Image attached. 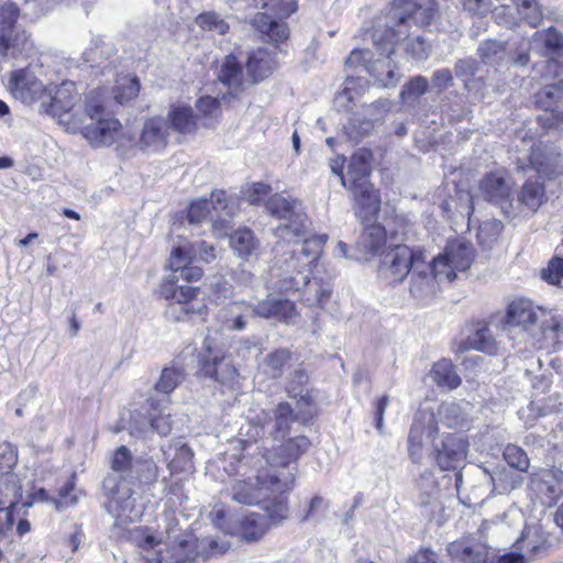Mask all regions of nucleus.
Returning a JSON list of instances; mask_svg holds the SVG:
<instances>
[{"label": "nucleus", "instance_id": "nucleus-60", "mask_svg": "<svg viewBox=\"0 0 563 563\" xmlns=\"http://www.w3.org/2000/svg\"><path fill=\"white\" fill-rule=\"evenodd\" d=\"M470 345L477 351L488 354H492L496 349L495 339L490 330L486 327L476 330L470 338Z\"/></svg>", "mask_w": 563, "mask_h": 563}, {"label": "nucleus", "instance_id": "nucleus-22", "mask_svg": "<svg viewBox=\"0 0 563 563\" xmlns=\"http://www.w3.org/2000/svg\"><path fill=\"white\" fill-rule=\"evenodd\" d=\"M423 252L415 251L405 244H398L389 249L383 256L379 265L380 277L389 283L402 282L413 266L416 258Z\"/></svg>", "mask_w": 563, "mask_h": 563}, {"label": "nucleus", "instance_id": "nucleus-7", "mask_svg": "<svg viewBox=\"0 0 563 563\" xmlns=\"http://www.w3.org/2000/svg\"><path fill=\"white\" fill-rule=\"evenodd\" d=\"M195 260L186 254L185 249L175 247L169 257V268L173 272L170 280L162 287V295L172 300V309H179L186 316H201L207 311V302L200 297L199 287L173 285L179 279L195 282L201 278L202 269L192 264Z\"/></svg>", "mask_w": 563, "mask_h": 563}, {"label": "nucleus", "instance_id": "nucleus-21", "mask_svg": "<svg viewBox=\"0 0 563 563\" xmlns=\"http://www.w3.org/2000/svg\"><path fill=\"white\" fill-rule=\"evenodd\" d=\"M203 355L201 357V372L225 386H233L239 378V373L230 357L225 356L211 338L203 341Z\"/></svg>", "mask_w": 563, "mask_h": 563}, {"label": "nucleus", "instance_id": "nucleus-61", "mask_svg": "<svg viewBox=\"0 0 563 563\" xmlns=\"http://www.w3.org/2000/svg\"><path fill=\"white\" fill-rule=\"evenodd\" d=\"M543 113L538 117L539 124L547 130L560 129L563 126V109L542 108Z\"/></svg>", "mask_w": 563, "mask_h": 563}, {"label": "nucleus", "instance_id": "nucleus-49", "mask_svg": "<svg viewBox=\"0 0 563 563\" xmlns=\"http://www.w3.org/2000/svg\"><path fill=\"white\" fill-rule=\"evenodd\" d=\"M531 529H525L521 537L517 540L516 547L519 552H509L498 558L497 563H528L529 560L526 558L527 553H533L539 549V545L529 541Z\"/></svg>", "mask_w": 563, "mask_h": 563}, {"label": "nucleus", "instance_id": "nucleus-53", "mask_svg": "<svg viewBox=\"0 0 563 563\" xmlns=\"http://www.w3.org/2000/svg\"><path fill=\"white\" fill-rule=\"evenodd\" d=\"M185 375L181 369L166 367L162 371L161 377L155 385L157 393L163 394L162 398L168 401V395L184 380Z\"/></svg>", "mask_w": 563, "mask_h": 563}, {"label": "nucleus", "instance_id": "nucleus-8", "mask_svg": "<svg viewBox=\"0 0 563 563\" xmlns=\"http://www.w3.org/2000/svg\"><path fill=\"white\" fill-rule=\"evenodd\" d=\"M85 115L91 123L79 122L82 136L93 147L110 146L123 136V126L113 115H104V106L99 91H91L85 102Z\"/></svg>", "mask_w": 563, "mask_h": 563}, {"label": "nucleus", "instance_id": "nucleus-59", "mask_svg": "<svg viewBox=\"0 0 563 563\" xmlns=\"http://www.w3.org/2000/svg\"><path fill=\"white\" fill-rule=\"evenodd\" d=\"M504 459L507 464L519 472H527L529 457L527 453L515 444H508L504 450Z\"/></svg>", "mask_w": 563, "mask_h": 563}, {"label": "nucleus", "instance_id": "nucleus-38", "mask_svg": "<svg viewBox=\"0 0 563 563\" xmlns=\"http://www.w3.org/2000/svg\"><path fill=\"white\" fill-rule=\"evenodd\" d=\"M21 489L20 478L15 473L0 472V508L12 511L15 518V505L21 497Z\"/></svg>", "mask_w": 563, "mask_h": 563}, {"label": "nucleus", "instance_id": "nucleus-57", "mask_svg": "<svg viewBox=\"0 0 563 563\" xmlns=\"http://www.w3.org/2000/svg\"><path fill=\"white\" fill-rule=\"evenodd\" d=\"M418 30H412L409 37L402 38L398 42H406V53L416 60H424L429 56L430 45L426 42L421 34H416Z\"/></svg>", "mask_w": 563, "mask_h": 563}, {"label": "nucleus", "instance_id": "nucleus-15", "mask_svg": "<svg viewBox=\"0 0 563 563\" xmlns=\"http://www.w3.org/2000/svg\"><path fill=\"white\" fill-rule=\"evenodd\" d=\"M520 44H523L528 52L532 51L545 58L543 62L534 64L533 71L536 74H540L541 77H551L559 74V65L554 56L563 49V34L555 27L551 26L537 31L529 43L521 42Z\"/></svg>", "mask_w": 563, "mask_h": 563}, {"label": "nucleus", "instance_id": "nucleus-23", "mask_svg": "<svg viewBox=\"0 0 563 563\" xmlns=\"http://www.w3.org/2000/svg\"><path fill=\"white\" fill-rule=\"evenodd\" d=\"M408 276L409 292L418 300L431 298L437 292L438 284L445 280L444 277L435 276L433 261L428 262L424 253L416 258Z\"/></svg>", "mask_w": 563, "mask_h": 563}, {"label": "nucleus", "instance_id": "nucleus-50", "mask_svg": "<svg viewBox=\"0 0 563 563\" xmlns=\"http://www.w3.org/2000/svg\"><path fill=\"white\" fill-rule=\"evenodd\" d=\"M134 460L135 459L132 457L131 451L125 445H121L113 453L111 461L112 472L109 475H117L121 482L128 483Z\"/></svg>", "mask_w": 563, "mask_h": 563}, {"label": "nucleus", "instance_id": "nucleus-12", "mask_svg": "<svg viewBox=\"0 0 563 563\" xmlns=\"http://www.w3.org/2000/svg\"><path fill=\"white\" fill-rule=\"evenodd\" d=\"M48 98L43 100L40 111L56 118L60 124L66 126L67 131H77L81 117L78 107L80 96L76 84L64 80L54 89L48 88Z\"/></svg>", "mask_w": 563, "mask_h": 563}, {"label": "nucleus", "instance_id": "nucleus-4", "mask_svg": "<svg viewBox=\"0 0 563 563\" xmlns=\"http://www.w3.org/2000/svg\"><path fill=\"white\" fill-rule=\"evenodd\" d=\"M308 375L303 369H296L286 387L289 397L297 399L296 413L287 402H280L273 411L251 407L247 415V430L245 435L250 441H257L258 438H273L284 440L295 420L308 422L314 415V407L310 390L307 387Z\"/></svg>", "mask_w": 563, "mask_h": 563}, {"label": "nucleus", "instance_id": "nucleus-20", "mask_svg": "<svg viewBox=\"0 0 563 563\" xmlns=\"http://www.w3.org/2000/svg\"><path fill=\"white\" fill-rule=\"evenodd\" d=\"M522 143L530 146V154L527 157L517 158L518 170L533 169L537 174L547 178H554L561 174V156L559 153L540 141H533L532 137H522Z\"/></svg>", "mask_w": 563, "mask_h": 563}, {"label": "nucleus", "instance_id": "nucleus-58", "mask_svg": "<svg viewBox=\"0 0 563 563\" xmlns=\"http://www.w3.org/2000/svg\"><path fill=\"white\" fill-rule=\"evenodd\" d=\"M185 252L190 258L203 263H211L218 257V250L213 244L206 241H196L189 244L188 247L184 246Z\"/></svg>", "mask_w": 563, "mask_h": 563}, {"label": "nucleus", "instance_id": "nucleus-51", "mask_svg": "<svg viewBox=\"0 0 563 563\" xmlns=\"http://www.w3.org/2000/svg\"><path fill=\"white\" fill-rule=\"evenodd\" d=\"M140 81L136 77L123 76L117 80L113 88V98L120 104H125L137 97Z\"/></svg>", "mask_w": 563, "mask_h": 563}, {"label": "nucleus", "instance_id": "nucleus-47", "mask_svg": "<svg viewBox=\"0 0 563 563\" xmlns=\"http://www.w3.org/2000/svg\"><path fill=\"white\" fill-rule=\"evenodd\" d=\"M208 202H210L212 214L218 220V230L228 228L233 216V207L229 205L227 194L223 190L212 191Z\"/></svg>", "mask_w": 563, "mask_h": 563}, {"label": "nucleus", "instance_id": "nucleus-5", "mask_svg": "<svg viewBox=\"0 0 563 563\" xmlns=\"http://www.w3.org/2000/svg\"><path fill=\"white\" fill-rule=\"evenodd\" d=\"M440 16L437 0H393L384 23L374 29V40L377 45L387 40L389 52L393 43L411 35L412 30L431 26Z\"/></svg>", "mask_w": 563, "mask_h": 563}, {"label": "nucleus", "instance_id": "nucleus-40", "mask_svg": "<svg viewBox=\"0 0 563 563\" xmlns=\"http://www.w3.org/2000/svg\"><path fill=\"white\" fill-rule=\"evenodd\" d=\"M167 119L169 129L173 128L181 134H190L197 128V117L192 108L184 103L172 104L168 110Z\"/></svg>", "mask_w": 563, "mask_h": 563}, {"label": "nucleus", "instance_id": "nucleus-36", "mask_svg": "<svg viewBox=\"0 0 563 563\" xmlns=\"http://www.w3.org/2000/svg\"><path fill=\"white\" fill-rule=\"evenodd\" d=\"M371 152L365 148L358 150L351 156L345 174V188L369 183L367 178L371 174Z\"/></svg>", "mask_w": 563, "mask_h": 563}, {"label": "nucleus", "instance_id": "nucleus-30", "mask_svg": "<svg viewBox=\"0 0 563 563\" xmlns=\"http://www.w3.org/2000/svg\"><path fill=\"white\" fill-rule=\"evenodd\" d=\"M478 471L484 475L486 484L490 486L488 497L508 495L520 488L523 484V476L521 474L505 466H496L492 471L478 467Z\"/></svg>", "mask_w": 563, "mask_h": 563}, {"label": "nucleus", "instance_id": "nucleus-48", "mask_svg": "<svg viewBox=\"0 0 563 563\" xmlns=\"http://www.w3.org/2000/svg\"><path fill=\"white\" fill-rule=\"evenodd\" d=\"M158 477V466L153 459L137 457L134 460L133 468L128 483L133 481L141 484L154 483Z\"/></svg>", "mask_w": 563, "mask_h": 563}, {"label": "nucleus", "instance_id": "nucleus-26", "mask_svg": "<svg viewBox=\"0 0 563 563\" xmlns=\"http://www.w3.org/2000/svg\"><path fill=\"white\" fill-rule=\"evenodd\" d=\"M419 506L421 514L438 525L442 522L444 506L441 500L440 489L431 474H423L418 482Z\"/></svg>", "mask_w": 563, "mask_h": 563}, {"label": "nucleus", "instance_id": "nucleus-14", "mask_svg": "<svg viewBox=\"0 0 563 563\" xmlns=\"http://www.w3.org/2000/svg\"><path fill=\"white\" fill-rule=\"evenodd\" d=\"M20 57L19 60L27 62L25 67L16 68L10 74L8 88L12 96L25 104L38 103L41 109L43 100L48 98V88L36 77L34 73V59ZM18 62V59H15Z\"/></svg>", "mask_w": 563, "mask_h": 563}, {"label": "nucleus", "instance_id": "nucleus-24", "mask_svg": "<svg viewBox=\"0 0 563 563\" xmlns=\"http://www.w3.org/2000/svg\"><path fill=\"white\" fill-rule=\"evenodd\" d=\"M252 303L253 316L284 322L295 323L298 317L296 305L283 294H268L266 298Z\"/></svg>", "mask_w": 563, "mask_h": 563}, {"label": "nucleus", "instance_id": "nucleus-29", "mask_svg": "<svg viewBox=\"0 0 563 563\" xmlns=\"http://www.w3.org/2000/svg\"><path fill=\"white\" fill-rule=\"evenodd\" d=\"M355 200V216L362 222L376 219L380 209V197L371 183H363L347 188Z\"/></svg>", "mask_w": 563, "mask_h": 563}, {"label": "nucleus", "instance_id": "nucleus-55", "mask_svg": "<svg viewBox=\"0 0 563 563\" xmlns=\"http://www.w3.org/2000/svg\"><path fill=\"white\" fill-rule=\"evenodd\" d=\"M195 22L201 30L214 34L224 35L229 31V24L214 11L200 13Z\"/></svg>", "mask_w": 563, "mask_h": 563}, {"label": "nucleus", "instance_id": "nucleus-54", "mask_svg": "<svg viewBox=\"0 0 563 563\" xmlns=\"http://www.w3.org/2000/svg\"><path fill=\"white\" fill-rule=\"evenodd\" d=\"M187 218L191 224H198L208 220L212 228L218 230V220H216L210 210V202H208V199L194 201L188 209Z\"/></svg>", "mask_w": 563, "mask_h": 563}, {"label": "nucleus", "instance_id": "nucleus-35", "mask_svg": "<svg viewBox=\"0 0 563 563\" xmlns=\"http://www.w3.org/2000/svg\"><path fill=\"white\" fill-rule=\"evenodd\" d=\"M473 405L468 401L443 402L438 411L440 421L448 428L463 429L468 427Z\"/></svg>", "mask_w": 563, "mask_h": 563}, {"label": "nucleus", "instance_id": "nucleus-19", "mask_svg": "<svg viewBox=\"0 0 563 563\" xmlns=\"http://www.w3.org/2000/svg\"><path fill=\"white\" fill-rule=\"evenodd\" d=\"M479 191L488 202L498 206L506 218L515 219L518 211L511 198L512 184L505 169L486 174L479 181Z\"/></svg>", "mask_w": 563, "mask_h": 563}, {"label": "nucleus", "instance_id": "nucleus-63", "mask_svg": "<svg viewBox=\"0 0 563 563\" xmlns=\"http://www.w3.org/2000/svg\"><path fill=\"white\" fill-rule=\"evenodd\" d=\"M356 95L357 93L355 91V81L353 78L349 77L344 81L342 90L336 93L334 98V103L341 110H349L350 103L354 100Z\"/></svg>", "mask_w": 563, "mask_h": 563}, {"label": "nucleus", "instance_id": "nucleus-41", "mask_svg": "<svg viewBox=\"0 0 563 563\" xmlns=\"http://www.w3.org/2000/svg\"><path fill=\"white\" fill-rule=\"evenodd\" d=\"M276 66V62L271 52L266 48L254 51L247 58L246 69L253 77L254 81H258L272 74Z\"/></svg>", "mask_w": 563, "mask_h": 563}, {"label": "nucleus", "instance_id": "nucleus-3", "mask_svg": "<svg viewBox=\"0 0 563 563\" xmlns=\"http://www.w3.org/2000/svg\"><path fill=\"white\" fill-rule=\"evenodd\" d=\"M134 541L146 563H186L197 559H208L222 554L228 544L212 537L196 538L191 533H180L176 523H169L157 534L148 529L137 530Z\"/></svg>", "mask_w": 563, "mask_h": 563}, {"label": "nucleus", "instance_id": "nucleus-37", "mask_svg": "<svg viewBox=\"0 0 563 563\" xmlns=\"http://www.w3.org/2000/svg\"><path fill=\"white\" fill-rule=\"evenodd\" d=\"M448 552L461 563H487V549L482 543L455 541L450 543Z\"/></svg>", "mask_w": 563, "mask_h": 563}, {"label": "nucleus", "instance_id": "nucleus-13", "mask_svg": "<svg viewBox=\"0 0 563 563\" xmlns=\"http://www.w3.org/2000/svg\"><path fill=\"white\" fill-rule=\"evenodd\" d=\"M168 404L166 398H148L142 411L132 417L129 426L130 434L144 439L153 432L162 437L168 435L173 428L172 416L166 412Z\"/></svg>", "mask_w": 563, "mask_h": 563}, {"label": "nucleus", "instance_id": "nucleus-32", "mask_svg": "<svg viewBox=\"0 0 563 563\" xmlns=\"http://www.w3.org/2000/svg\"><path fill=\"white\" fill-rule=\"evenodd\" d=\"M386 244V231L385 228L378 223H371L365 225L358 241L357 252L358 256L355 257L357 261H368L372 257L378 255L380 250Z\"/></svg>", "mask_w": 563, "mask_h": 563}, {"label": "nucleus", "instance_id": "nucleus-17", "mask_svg": "<svg viewBox=\"0 0 563 563\" xmlns=\"http://www.w3.org/2000/svg\"><path fill=\"white\" fill-rule=\"evenodd\" d=\"M434 460L442 471H457L455 473V488L460 494L463 483L462 467L467 455V441L460 434H446L433 443Z\"/></svg>", "mask_w": 563, "mask_h": 563}, {"label": "nucleus", "instance_id": "nucleus-11", "mask_svg": "<svg viewBox=\"0 0 563 563\" xmlns=\"http://www.w3.org/2000/svg\"><path fill=\"white\" fill-rule=\"evenodd\" d=\"M103 492L108 498L107 511L114 518L115 525L140 520L144 508L139 500L140 495L130 483L121 482L117 475H108L103 479Z\"/></svg>", "mask_w": 563, "mask_h": 563}, {"label": "nucleus", "instance_id": "nucleus-34", "mask_svg": "<svg viewBox=\"0 0 563 563\" xmlns=\"http://www.w3.org/2000/svg\"><path fill=\"white\" fill-rule=\"evenodd\" d=\"M250 316H253L251 302L233 301L219 310L218 320L227 330L241 331L245 329Z\"/></svg>", "mask_w": 563, "mask_h": 563}, {"label": "nucleus", "instance_id": "nucleus-64", "mask_svg": "<svg viewBox=\"0 0 563 563\" xmlns=\"http://www.w3.org/2000/svg\"><path fill=\"white\" fill-rule=\"evenodd\" d=\"M542 278L552 285L561 286L563 282V258L550 261L548 268L542 271Z\"/></svg>", "mask_w": 563, "mask_h": 563}, {"label": "nucleus", "instance_id": "nucleus-16", "mask_svg": "<svg viewBox=\"0 0 563 563\" xmlns=\"http://www.w3.org/2000/svg\"><path fill=\"white\" fill-rule=\"evenodd\" d=\"M473 258L474 249L471 243L461 240L451 241L443 253L432 260L434 274L444 277L446 282H452L457 272L470 268Z\"/></svg>", "mask_w": 563, "mask_h": 563}, {"label": "nucleus", "instance_id": "nucleus-45", "mask_svg": "<svg viewBox=\"0 0 563 563\" xmlns=\"http://www.w3.org/2000/svg\"><path fill=\"white\" fill-rule=\"evenodd\" d=\"M267 514L262 516L260 514L252 512L243 518L240 526V532L243 539L247 541H256L264 536L271 526H274Z\"/></svg>", "mask_w": 563, "mask_h": 563}, {"label": "nucleus", "instance_id": "nucleus-42", "mask_svg": "<svg viewBox=\"0 0 563 563\" xmlns=\"http://www.w3.org/2000/svg\"><path fill=\"white\" fill-rule=\"evenodd\" d=\"M430 378L440 387L455 389L461 385V377L456 373L455 366L448 358L435 362L430 371Z\"/></svg>", "mask_w": 563, "mask_h": 563}, {"label": "nucleus", "instance_id": "nucleus-44", "mask_svg": "<svg viewBox=\"0 0 563 563\" xmlns=\"http://www.w3.org/2000/svg\"><path fill=\"white\" fill-rule=\"evenodd\" d=\"M230 245L233 252L241 258L247 260L257 254L258 241L254 233L246 228L236 230L230 236Z\"/></svg>", "mask_w": 563, "mask_h": 563}, {"label": "nucleus", "instance_id": "nucleus-31", "mask_svg": "<svg viewBox=\"0 0 563 563\" xmlns=\"http://www.w3.org/2000/svg\"><path fill=\"white\" fill-rule=\"evenodd\" d=\"M547 200L548 197L543 183L529 178L523 183L518 192L515 209H517L518 216H532Z\"/></svg>", "mask_w": 563, "mask_h": 563}, {"label": "nucleus", "instance_id": "nucleus-10", "mask_svg": "<svg viewBox=\"0 0 563 563\" xmlns=\"http://www.w3.org/2000/svg\"><path fill=\"white\" fill-rule=\"evenodd\" d=\"M266 208L272 216L283 220L276 227L275 234L285 242L303 238L309 229V221L301 201L285 194H275L266 201Z\"/></svg>", "mask_w": 563, "mask_h": 563}, {"label": "nucleus", "instance_id": "nucleus-6", "mask_svg": "<svg viewBox=\"0 0 563 563\" xmlns=\"http://www.w3.org/2000/svg\"><path fill=\"white\" fill-rule=\"evenodd\" d=\"M506 324L520 328L531 340V345L547 346L554 342L563 327V316L556 309L544 308L520 298L510 302L506 311Z\"/></svg>", "mask_w": 563, "mask_h": 563}, {"label": "nucleus", "instance_id": "nucleus-1", "mask_svg": "<svg viewBox=\"0 0 563 563\" xmlns=\"http://www.w3.org/2000/svg\"><path fill=\"white\" fill-rule=\"evenodd\" d=\"M264 441L263 459L255 475L245 478H234L228 495L232 500L243 505L264 504V510L272 523H280L288 516L287 495L296 481V466L292 464L310 445L306 437L274 440L267 437Z\"/></svg>", "mask_w": 563, "mask_h": 563}, {"label": "nucleus", "instance_id": "nucleus-2", "mask_svg": "<svg viewBox=\"0 0 563 563\" xmlns=\"http://www.w3.org/2000/svg\"><path fill=\"white\" fill-rule=\"evenodd\" d=\"M327 239L325 234L313 235L301 243L294 242L291 249L287 250H284V244H277L273 274L278 278L276 286L280 291L303 289L302 300L309 306L321 307L329 300L331 290L321 285L316 277L310 280Z\"/></svg>", "mask_w": 563, "mask_h": 563}, {"label": "nucleus", "instance_id": "nucleus-56", "mask_svg": "<svg viewBox=\"0 0 563 563\" xmlns=\"http://www.w3.org/2000/svg\"><path fill=\"white\" fill-rule=\"evenodd\" d=\"M563 98V80L547 85L536 95V104L539 108H560L559 102Z\"/></svg>", "mask_w": 563, "mask_h": 563}, {"label": "nucleus", "instance_id": "nucleus-39", "mask_svg": "<svg viewBox=\"0 0 563 563\" xmlns=\"http://www.w3.org/2000/svg\"><path fill=\"white\" fill-rule=\"evenodd\" d=\"M435 431L437 428L432 416L428 418L427 426L418 419L415 420L408 437L409 455L413 463H420L421 461L423 438H430Z\"/></svg>", "mask_w": 563, "mask_h": 563}, {"label": "nucleus", "instance_id": "nucleus-18", "mask_svg": "<svg viewBox=\"0 0 563 563\" xmlns=\"http://www.w3.org/2000/svg\"><path fill=\"white\" fill-rule=\"evenodd\" d=\"M477 54L483 64L496 68L509 65L526 66L529 63L528 48L523 44H508L498 40H487L478 45Z\"/></svg>", "mask_w": 563, "mask_h": 563}, {"label": "nucleus", "instance_id": "nucleus-33", "mask_svg": "<svg viewBox=\"0 0 563 563\" xmlns=\"http://www.w3.org/2000/svg\"><path fill=\"white\" fill-rule=\"evenodd\" d=\"M167 467L172 474L192 473L194 453L191 449L180 439L173 440L166 448L162 449Z\"/></svg>", "mask_w": 563, "mask_h": 563}, {"label": "nucleus", "instance_id": "nucleus-9", "mask_svg": "<svg viewBox=\"0 0 563 563\" xmlns=\"http://www.w3.org/2000/svg\"><path fill=\"white\" fill-rule=\"evenodd\" d=\"M20 9L8 1L0 7V55L5 59H25L36 54L30 35L20 27Z\"/></svg>", "mask_w": 563, "mask_h": 563}, {"label": "nucleus", "instance_id": "nucleus-52", "mask_svg": "<svg viewBox=\"0 0 563 563\" xmlns=\"http://www.w3.org/2000/svg\"><path fill=\"white\" fill-rule=\"evenodd\" d=\"M517 14L530 26L537 27L543 20V12L537 0H514Z\"/></svg>", "mask_w": 563, "mask_h": 563}, {"label": "nucleus", "instance_id": "nucleus-25", "mask_svg": "<svg viewBox=\"0 0 563 563\" xmlns=\"http://www.w3.org/2000/svg\"><path fill=\"white\" fill-rule=\"evenodd\" d=\"M372 38H374V33ZM373 44L378 56L377 58H372L371 65H365V71L374 78L375 84L382 87L394 86L397 81V74L391 55L395 53L398 43H393L390 52L386 48L388 46L387 40L382 45H377L375 40H373Z\"/></svg>", "mask_w": 563, "mask_h": 563}, {"label": "nucleus", "instance_id": "nucleus-46", "mask_svg": "<svg viewBox=\"0 0 563 563\" xmlns=\"http://www.w3.org/2000/svg\"><path fill=\"white\" fill-rule=\"evenodd\" d=\"M291 352L288 349H277L268 353L260 364V369L272 378H278L289 365Z\"/></svg>", "mask_w": 563, "mask_h": 563}, {"label": "nucleus", "instance_id": "nucleus-28", "mask_svg": "<svg viewBox=\"0 0 563 563\" xmlns=\"http://www.w3.org/2000/svg\"><path fill=\"white\" fill-rule=\"evenodd\" d=\"M529 489L542 504H552L563 494L562 478L553 470H541L530 477Z\"/></svg>", "mask_w": 563, "mask_h": 563}, {"label": "nucleus", "instance_id": "nucleus-27", "mask_svg": "<svg viewBox=\"0 0 563 563\" xmlns=\"http://www.w3.org/2000/svg\"><path fill=\"white\" fill-rule=\"evenodd\" d=\"M169 124L163 117L147 119L140 132L137 145L147 153H157L168 144Z\"/></svg>", "mask_w": 563, "mask_h": 563}, {"label": "nucleus", "instance_id": "nucleus-62", "mask_svg": "<svg viewBox=\"0 0 563 563\" xmlns=\"http://www.w3.org/2000/svg\"><path fill=\"white\" fill-rule=\"evenodd\" d=\"M476 60L472 58L460 59L456 62L454 66L455 76L457 78L465 79V88L468 91H472L475 85V80H468V76H474L476 73Z\"/></svg>", "mask_w": 563, "mask_h": 563}, {"label": "nucleus", "instance_id": "nucleus-43", "mask_svg": "<svg viewBox=\"0 0 563 563\" xmlns=\"http://www.w3.org/2000/svg\"><path fill=\"white\" fill-rule=\"evenodd\" d=\"M218 77L219 80L231 90V95L241 88L243 84V73L235 56H225L220 66Z\"/></svg>", "mask_w": 563, "mask_h": 563}]
</instances>
